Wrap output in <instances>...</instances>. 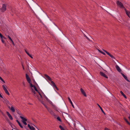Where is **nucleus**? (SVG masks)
I'll return each instance as SVG.
<instances>
[{
    "instance_id": "39",
    "label": "nucleus",
    "mask_w": 130,
    "mask_h": 130,
    "mask_svg": "<svg viewBox=\"0 0 130 130\" xmlns=\"http://www.w3.org/2000/svg\"><path fill=\"white\" fill-rule=\"evenodd\" d=\"M11 41V42L12 43L13 42V41L12 39H11L10 40Z\"/></svg>"
},
{
    "instance_id": "12",
    "label": "nucleus",
    "mask_w": 130,
    "mask_h": 130,
    "mask_svg": "<svg viewBox=\"0 0 130 130\" xmlns=\"http://www.w3.org/2000/svg\"><path fill=\"white\" fill-rule=\"evenodd\" d=\"M6 113L7 114L8 117H9V118L11 120H13V118L11 115H10V114L9 113L8 111L6 112Z\"/></svg>"
},
{
    "instance_id": "52",
    "label": "nucleus",
    "mask_w": 130,
    "mask_h": 130,
    "mask_svg": "<svg viewBox=\"0 0 130 130\" xmlns=\"http://www.w3.org/2000/svg\"><path fill=\"white\" fill-rule=\"evenodd\" d=\"M25 51L26 53H27L28 52L26 50H25Z\"/></svg>"
},
{
    "instance_id": "42",
    "label": "nucleus",
    "mask_w": 130,
    "mask_h": 130,
    "mask_svg": "<svg viewBox=\"0 0 130 130\" xmlns=\"http://www.w3.org/2000/svg\"><path fill=\"white\" fill-rule=\"evenodd\" d=\"M27 54L29 56V55L30 54L28 52L27 53Z\"/></svg>"
},
{
    "instance_id": "13",
    "label": "nucleus",
    "mask_w": 130,
    "mask_h": 130,
    "mask_svg": "<svg viewBox=\"0 0 130 130\" xmlns=\"http://www.w3.org/2000/svg\"><path fill=\"white\" fill-rule=\"evenodd\" d=\"M125 10L126 14L130 18V12L127 11L126 8H125Z\"/></svg>"
},
{
    "instance_id": "27",
    "label": "nucleus",
    "mask_w": 130,
    "mask_h": 130,
    "mask_svg": "<svg viewBox=\"0 0 130 130\" xmlns=\"http://www.w3.org/2000/svg\"><path fill=\"white\" fill-rule=\"evenodd\" d=\"M98 50L100 52V53H101L103 54L104 55H105V53H104L102 52L101 51H100V50Z\"/></svg>"
},
{
    "instance_id": "21",
    "label": "nucleus",
    "mask_w": 130,
    "mask_h": 130,
    "mask_svg": "<svg viewBox=\"0 0 130 130\" xmlns=\"http://www.w3.org/2000/svg\"><path fill=\"white\" fill-rule=\"evenodd\" d=\"M120 92L121 94L124 97L125 99H126L127 98L126 96L124 94L123 92L122 91H121Z\"/></svg>"
},
{
    "instance_id": "31",
    "label": "nucleus",
    "mask_w": 130,
    "mask_h": 130,
    "mask_svg": "<svg viewBox=\"0 0 130 130\" xmlns=\"http://www.w3.org/2000/svg\"><path fill=\"white\" fill-rule=\"evenodd\" d=\"M22 84L24 86H25V83L24 81H23L22 82Z\"/></svg>"
},
{
    "instance_id": "41",
    "label": "nucleus",
    "mask_w": 130,
    "mask_h": 130,
    "mask_svg": "<svg viewBox=\"0 0 130 130\" xmlns=\"http://www.w3.org/2000/svg\"><path fill=\"white\" fill-rule=\"evenodd\" d=\"M85 37H86V38L88 39V37L86 35H85Z\"/></svg>"
},
{
    "instance_id": "10",
    "label": "nucleus",
    "mask_w": 130,
    "mask_h": 130,
    "mask_svg": "<svg viewBox=\"0 0 130 130\" xmlns=\"http://www.w3.org/2000/svg\"><path fill=\"white\" fill-rule=\"evenodd\" d=\"M80 91L84 95L85 97L87 96V95L86 94V93L85 92L84 90L82 88H80Z\"/></svg>"
},
{
    "instance_id": "40",
    "label": "nucleus",
    "mask_w": 130,
    "mask_h": 130,
    "mask_svg": "<svg viewBox=\"0 0 130 130\" xmlns=\"http://www.w3.org/2000/svg\"><path fill=\"white\" fill-rule=\"evenodd\" d=\"M0 97H1V98H3V97L2 95L1 94H0Z\"/></svg>"
},
{
    "instance_id": "20",
    "label": "nucleus",
    "mask_w": 130,
    "mask_h": 130,
    "mask_svg": "<svg viewBox=\"0 0 130 130\" xmlns=\"http://www.w3.org/2000/svg\"><path fill=\"white\" fill-rule=\"evenodd\" d=\"M45 77L47 78L48 80L51 81V78L47 75L46 74H45Z\"/></svg>"
},
{
    "instance_id": "35",
    "label": "nucleus",
    "mask_w": 130,
    "mask_h": 130,
    "mask_svg": "<svg viewBox=\"0 0 130 130\" xmlns=\"http://www.w3.org/2000/svg\"><path fill=\"white\" fill-rule=\"evenodd\" d=\"M11 41V42L12 43L13 42V41L12 39H11L10 40Z\"/></svg>"
},
{
    "instance_id": "3",
    "label": "nucleus",
    "mask_w": 130,
    "mask_h": 130,
    "mask_svg": "<svg viewBox=\"0 0 130 130\" xmlns=\"http://www.w3.org/2000/svg\"><path fill=\"white\" fill-rule=\"evenodd\" d=\"M26 77L27 81L29 84L30 86V87H32L33 85L31 83L30 79L29 77V76L27 74H26Z\"/></svg>"
},
{
    "instance_id": "29",
    "label": "nucleus",
    "mask_w": 130,
    "mask_h": 130,
    "mask_svg": "<svg viewBox=\"0 0 130 130\" xmlns=\"http://www.w3.org/2000/svg\"><path fill=\"white\" fill-rule=\"evenodd\" d=\"M26 121H24V122H23V123L25 125H26L27 124L26 123Z\"/></svg>"
},
{
    "instance_id": "32",
    "label": "nucleus",
    "mask_w": 130,
    "mask_h": 130,
    "mask_svg": "<svg viewBox=\"0 0 130 130\" xmlns=\"http://www.w3.org/2000/svg\"><path fill=\"white\" fill-rule=\"evenodd\" d=\"M104 130H110L108 128H107L106 127L104 129Z\"/></svg>"
},
{
    "instance_id": "45",
    "label": "nucleus",
    "mask_w": 130,
    "mask_h": 130,
    "mask_svg": "<svg viewBox=\"0 0 130 130\" xmlns=\"http://www.w3.org/2000/svg\"><path fill=\"white\" fill-rule=\"evenodd\" d=\"M12 43L13 45H15V44L14 42H13Z\"/></svg>"
},
{
    "instance_id": "17",
    "label": "nucleus",
    "mask_w": 130,
    "mask_h": 130,
    "mask_svg": "<svg viewBox=\"0 0 130 130\" xmlns=\"http://www.w3.org/2000/svg\"><path fill=\"white\" fill-rule=\"evenodd\" d=\"M28 126L31 130H34L35 129V128L33 127L32 126H31L29 124L28 125Z\"/></svg>"
},
{
    "instance_id": "18",
    "label": "nucleus",
    "mask_w": 130,
    "mask_h": 130,
    "mask_svg": "<svg viewBox=\"0 0 130 130\" xmlns=\"http://www.w3.org/2000/svg\"><path fill=\"white\" fill-rule=\"evenodd\" d=\"M9 108L12 111V112H15V109L12 106H11V108H10V107L9 106Z\"/></svg>"
},
{
    "instance_id": "7",
    "label": "nucleus",
    "mask_w": 130,
    "mask_h": 130,
    "mask_svg": "<svg viewBox=\"0 0 130 130\" xmlns=\"http://www.w3.org/2000/svg\"><path fill=\"white\" fill-rule=\"evenodd\" d=\"M103 51L105 52L108 55H109L113 59H116L115 58L113 55H112L111 54H110L109 53L105 50H103Z\"/></svg>"
},
{
    "instance_id": "25",
    "label": "nucleus",
    "mask_w": 130,
    "mask_h": 130,
    "mask_svg": "<svg viewBox=\"0 0 130 130\" xmlns=\"http://www.w3.org/2000/svg\"><path fill=\"white\" fill-rule=\"evenodd\" d=\"M124 120L129 125H130V123L126 119L124 118Z\"/></svg>"
},
{
    "instance_id": "14",
    "label": "nucleus",
    "mask_w": 130,
    "mask_h": 130,
    "mask_svg": "<svg viewBox=\"0 0 130 130\" xmlns=\"http://www.w3.org/2000/svg\"><path fill=\"white\" fill-rule=\"evenodd\" d=\"M116 68L117 70L119 72H120L121 71V69L117 65H116Z\"/></svg>"
},
{
    "instance_id": "44",
    "label": "nucleus",
    "mask_w": 130,
    "mask_h": 130,
    "mask_svg": "<svg viewBox=\"0 0 130 130\" xmlns=\"http://www.w3.org/2000/svg\"><path fill=\"white\" fill-rule=\"evenodd\" d=\"M27 54L29 56V55L30 54L28 52L27 53Z\"/></svg>"
},
{
    "instance_id": "26",
    "label": "nucleus",
    "mask_w": 130,
    "mask_h": 130,
    "mask_svg": "<svg viewBox=\"0 0 130 130\" xmlns=\"http://www.w3.org/2000/svg\"><path fill=\"white\" fill-rule=\"evenodd\" d=\"M124 120L129 125H130V123L126 119L124 118Z\"/></svg>"
},
{
    "instance_id": "6",
    "label": "nucleus",
    "mask_w": 130,
    "mask_h": 130,
    "mask_svg": "<svg viewBox=\"0 0 130 130\" xmlns=\"http://www.w3.org/2000/svg\"><path fill=\"white\" fill-rule=\"evenodd\" d=\"M117 5L119 6L121 8H125L123 4L119 1H117Z\"/></svg>"
},
{
    "instance_id": "4",
    "label": "nucleus",
    "mask_w": 130,
    "mask_h": 130,
    "mask_svg": "<svg viewBox=\"0 0 130 130\" xmlns=\"http://www.w3.org/2000/svg\"><path fill=\"white\" fill-rule=\"evenodd\" d=\"M1 10L2 12H4L6 10V5L5 4H3L2 7L1 8Z\"/></svg>"
},
{
    "instance_id": "46",
    "label": "nucleus",
    "mask_w": 130,
    "mask_h": 130,
    "mask_svg": "<svg viewBox=\"0 0 130 130\" xmlns=\"http://www.w3.org/2000/svg\"><path fill=\"white\" fill-rule=\"evenodd\" d=\"M128 118L129 119V120H130V115H129V116L128 117Z\"/></svg>"
},
{
    "instance_id": "55",
    "label": "nucleus",
    "mask_w": 130,
    "mask_h": 130,
    "mask_svg": "<svg viewBox=\"0 0 130 130\" xmlns=\"http://www.w3.org/2000/svg\"><path fill=\"white\" fill-rule=\"evenodd\" d=\"M12 130H13V129H12Z\"/></svg>"
},
{
    "instance_id": "51",
    "label": "nucleus",
    "mask_w": 130,
    "mask_h": 130,
    "mask_svg": "<svg viewBox=\"0 0 130 130\" xmlns=\"http://www.w3.org/2000/svg\"><path fill=\"white\" fill-rule=\"evenodd\" d=\"M17 122L18 123V122H19V121L18 120H16Z\"/></svg>"
},
{
    "instance_id": "24",
    "label": "nucleus",
    "mask_w": 130,
    "mask_h": 130,
    "mask_svg": "<svg viewBox=\"0 0 130 130\" xmlns=\"http://www.w3.org/2000/svg\"><path fill=\"white\" fill-rule=\"evenodd\" d=\"M59 128H60L61 130H66V129H64L63 127L61 125H60L59 126Z\"/></svg>"
},
{
    "instance_id": "53",
    "label": "nucleus",
    "mask_w": 130,
    "mask_h": 130,
    "mask_svg": "<svg viewBox=\"0 0 130 130\" xmlns=\"http://www.w3.org/2000/svg\"><path fill=\"white\" fill-rule=\"evenodd\" d=\"M18 123V124H20V123L19 121Z\"/></svg>"
},
{
    "instance_id": "22",
    "label": "nucleus",
    "mask_w": 130,
    "mask_h": 130,
    "mask_svg": "<svg viewBox=\"0 0 130 130\" xmlns=\"http://www.w3.org/2000/svg\"><path fill=\"white\" fill-rule=\"evenodd\" d=\"M98 106H99V108H100V109H101V111H102V112L103 113H104V114H105V113L104 112V111L103 110V109H102V108H101V107L98 104Z\"/></svg>"
},
{
    "instance_id": "33",
    "label": "nucleus",
    "mask_w": 130,
    "mask_h": 130,
    "mask_svg": "<svg viewBox=\"0 0 130 130\" xmlns=\"http://www.w3.org/2000/svg\"><path fill=\"white\" fill-rule=\"evenodd\" d=\"M8 38L10 40L11 39V37H10L8 35Z\"/></svg>"
},
{
    "instance_id": "28",
    "label": "nucleus",
    "mask_w": 130,
    "mask_h": 130,
    "mask_svg": "<svg viewBox=\"0 0 130 130\" xmlns=\"http://www.w3.org/2000/svg\"><path fill=\"white\" fill-rule=\"evenodd\" d=\"M57 119L60 121H61V120L59 117H57Z\"/></svg>"
},
{
    "instance_id": "1",
    "label": "nucleus",
    "mask_w": 130,
    "mask_h": 130,
    "mask_svg": "<svg viewBox=\"0 0 130 130\" xmlns=\"http://www.w3.org/2000/svg\"><path fill=\"white\" fill-rule=\"evenodd\" d=\"M31 87V91L33 93V95L37 98L40 102H42V95L41 94L38 92L36 87L35 86L33 85V87Z\"/></svg>"
},
{
    "instance_id": "8",
    "label": "nucleus",
    "mask_w": 130,
    "mask_h": 130,
    "mask_svg": "<svg viewBox=\"0 0 130 130\" xmlns=\"http://www.w3.org/2000/svg\"><path fill=\"white\" fill-rule=\"evenodd\" d=\"M51 84L52 85V86H53V88H54L56 89V90H58V88L56 86L55 83L53 81H51Z\"/></svg>"
},
{
    "instance_id": "38",
    "label": "nucleus",
    "mask_w": 130,
    "mask_h": 130,
    "mask_svg": "<svg viewBox=\"0 0 130 130\" xmlns=\"http://www.w3.org/2000/svg\"><path fill=\"white\" fill-rule=\"evenodd\" d=\"M11 41V42L12 43L13 42V41L12 39H11L10 40Z\"/></svg>"
},
{
    "instance_id": "54",
    "label": "nucleus",
    "mask_w": 130,
    "mask_h": 130,
    "mask_svg": "<svg viewBox=\"0 0 130 130\" xmlns=\"http://www.w3.org/2000/svg\"><path fill=\"white\" fill-rule=\"evenodd\" d=\"M2 78L0 76V79Z\"/></svg>"
},
{
    "instance_id": "34",
    "label": "nucleus",
    "mask_w": 130,
    "mask_h": 130,
    "mask_svg": "<svg viewBox=\"0 0 130 130\" xmlns=\"http://www.w3.org/2000/svg\"><path fill=\"white\" fill-rule=\"evenodd\" d=\"M30 57H31L32 58H33V57L32 56H31V55L30 54L29 55V56Z\"/></svg>"
},
{
    "instance_id": "19",
    "label": "nucleus",
    "mask_w": 130,
    "mask_h": 130,
    "mask_svg": "<svg viewBox=\"0 0 130 130\" xmlns=\"http://www.w3.org/2000/svg\"><path fill=\"white\" fill-rule=\"evenodd\" d=\"M68 99L69 100V102H70V103H71V104L72 107L74 108V105H73V104L72 103V102L71 99H70V98L69 97H68Z\"/></svg>"
},
{
    "instance_id": "23",
    "label": "nucleus",
    "mask_w": 130,
    "mask_h": 130,
    "mask_svg": "<svg viewBox=\"0 0 130 130\" xmlns=\"http://www.w3.org/2000/svg\"><path fill=\"white\" fill-rule=\"evenodd\" d=\"M6 103L7 104H10V103L9 102L7 99H6L5 100Z\"/></svg>"
},
{
    "instance_id": "50",
    "label": "nucleus",
    "mask_w": 130,
    "mask_h": 130,
    "mask_svg": "<svg viewBox=\"0 0 130 130\" xmlns=\"http://www.w3.org/2000/svg\"><path fill=\"white\" fill-rule=\"evenodd\" d=\"M17 113H18V114H20V113H19V111H17Z\"/></svg>"
},
{
    "instance_id": "9",
    "label": "nucleus",
    "mask_w": 130,
    "mask_h": 130,
    "mask_svg": "<svg viewBox=\"0 0 130 130\" xmlns=\"http://www.w3.org/2000/svg\"><path fill=\"white\" fill-rule=\"evenodd\" d=\"M0 38H1V40L2 42L4 44L5 43V41L3 39V38H4L5 39L6 38L4 37L3 35L1 33L0 35Z\"/></svg>"
},
{
    "instance_id": "49",
    "label": "nucleus",
    "mask_w": 130,
    "mask_h": 130,
    "mask_svg": "<svg viewBox=\"0 0 130 130\" xmlns=\"http://www.w3.org/2000/svg\"><path fill=\"white\" fill-rule=\"evenodd\" d=\"M3 83H5V81L3 80V81H2Z\"/></svg>"
},
{
    "instance_id": "5",
    "label": "nucleus",
    "mask_w": 130,
    "mask_h": 130,
    "mask_svg": "<svg viewBox=\"0 0 130 130\" xmlns=\"http://www.w3.org/2000/svg\"><path fill=\"white\" fill-rule=\"evenodd\" d=\"M6 94L8 95H10V94L7 89V87L5 85H3L2 86Z\"/></svg>"
},
{
    "instance_id": "43",
    "label": "nucleus",
    "mask_w": 130,
    "mask_h": 130,
    "mask_svg": "<svg viewBox=\"0 0 130 130\" xmlns=\"http://www.w3.org/2000/svg\"><path fill=\"white\" fill-rule=\"evenodd\" d=\"M27 54L29 56V55L30 54L28 52L27 53Z\"/></svg>"
},
{
    "instance_id": "11",
    "label": "nucleus",
    "mask_w": 130,
    "mask_h": 130,
    "mask_svg": "<svg viewBox=\"0 0 130 130\" xmlns=\"http://www.w3.org/2000/svg\"><path fill=\"white\" fill-rule=\"evenodd\" d=\"M100 74L102 76L104 77L107 78H108V77L106 76L105 74L103 72H100Z\"/></svg>"
},
{
    "instance_id": "36",
    "label": "nucleus",
    "mask_w": 130,
    "mask_h": 130,
    "mask_svg": "<svg viewBox=\"0 0 130 130\" xmlns=\"http://www.w3.org/2000/svg\"><path fill=\"white\" fill-rule=\"evenodd\" d=\"M11 41V42L12 43L13 42V41L12 39H11L10 40Z\"/></svg>"
},
{
    "instance_id": "48",
    "label": "nucleus",
    "mask_w": 130,
    "mask_h": 130,
    "mask_svg": "<svg viewBox=\"0 0 130 130\" xmlns=\"http://www.w3.org/2000/svg\"><path fill=\"white\" fill-rule=\"evenodd\" d=\"M0 80H1L2 81H3V79L2 78Z\"/></svg>"
},
{
    "instance_id": "2",
    "label": "nucleus",
    "mask_w": 130,
    "mask_h": 130,
    "mask_svg": "<svg viewBox=\"0 0 130 130\" xmlns=\"http://www.w3.org/2000/svg\"><path fill=\"white\" fill-rule=\"evenodd\" d=\"M41 102L45 106V108L47 109L48 111L50 113L51 115H54V112L51 109L48 107L42 101Z\"/></svg>"
},
{
    "instance_id": "47",
    "label": "nucleus",
    "mask_w": 130,
    "mask_h": 130,
    "mask_svg": "<svg viewBox=\"0 0 130 130\" xmlns=\"http://www.w3.org/2000/svg\"><path fill=\"white\" fill-rule=\"evenodd\" d=\"M45 98L46 100L48 99L47 98L46 96H45Z\"/></svg>"
},
{
    "instance_id": "16",
    "label": "nucleus",
    "mask_w": 130,
    "mask_h": 130,
    "mask_svg": "<svg viewBox=\"0 0 130 130\" xmlns=\"http://www.w3.org/2000/svg\"><path fill=\"white\" fill-rule=\"evenodd\" d=\"M20 117L22 119V122H23L27 121V119L26 118H24V117H23L22 116H20Z\"/></svg>"
},
{
    "instance_id": "30",
    "label": "nucleus",
    "mask_w": 130,
    "mask_h": 130,
    "mask_svg": "<svg viewBox=\"0 0 130 130\" xmlns=\"http://www.w3.org/2000/svg\"><path fill=\"white\" fill-rule=\"evenodd\" d=\"M21 128H23V126L22 125V124H21V123H20V124H19Z\"/></svg>"
},
{
    "instance_id": "37",
    "label": "nucleus",
    "mask_w": 130,
    "mask_h": 130,
    "mask_svg": "<svg viewBox=\"0 0 130 130\" xmlns=\"http://www.w3.org/2000/svg\"><path fill=\"white\" fill-rule=\"evenodd\" d=\"M11 41V42L12 43L13 42V41L12 39H11L10 40Z\"/></svg>"
},
{
    "instance_id": "15",
    "label": "nucleus",
    "mask_w": 130,
    "mask_h": 130,
    "mask_svg": "<svg viewBox=\"0 0 130 130\" xmlns=\"http://www.w3.org/2000/svg\"><path fill=\"white\" fill-rule=\"evenodd\" d=\"M122 75L124 78L128 82H130V81L128 79L127 77L123 73L122 74Z\"/></svg>"
}]
</instances>
